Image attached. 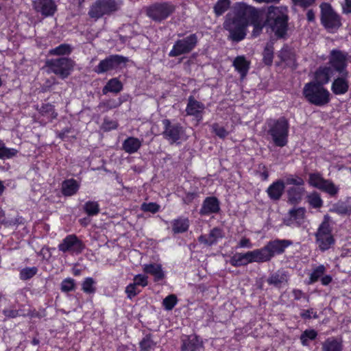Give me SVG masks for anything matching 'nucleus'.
<instances>
[{
	"label": "nucleus",
	"instance_id": "nucleus-1",
	"mask_svg": "<svg viewBox=\"0 0 351 351\" xmlns=\"http://www.w3.org/2000/svg\"><path fill=\"white\" fill-rule=\"evenodd\" d=\"M250 23L254 26L253 36L259 35L266 25L276 36L282 38L287 30V9L285 7H270L265 23L258 13L250 14L247 10L242 9L234 15L228 14L223 25L229 32L230 39L239 42L245 37L246 27Z\"/></svg>",
	"mask_w": 351,
	"mask_h": 351
},
{
	"label": "nucleus",
	"instance_id": "nucleus-2",
	"mask_svg": "<svg viewBox=\"0 0 351 351\" xmlns=\"http://www.w3.org/2000/svg\"><path fill=\"white\" fill-rule=\"evenodd\" d=\"M329 62L337 71L341 73V76L334 81L332 88H348V73L345 71L348 62V53L339 50H332L330 52Z\"/></svg>",
	"mask_w": 351,
	"mask_h": 351
},
{
	"label": "nucleus",
	"instance_id": "nucleus-3",
	"mask_svg": "<svg viewBox=\"0 0 351 351\" xmlns=\"http://www.w3.org/2000/svg\"><path fill=\"white\" fill-rule=\"evenodd\" d=\"M267 133L271 136L274 145L282 147L288 143L289 123L285 117L271 119L267 123Z\"/></svg>",
	"mask_w": 351,
	"mask_h": 351
},
{
	"label": "nucleus",
	"instance_id": "nucleus-4",
	"mask_svg": "<svg viewBox=\"0 0 351 351\" xmlns=\"http://www.w3.org/2000/svg\"><path fill=\"white\" fill-rule=\"evenodd\" d=\"M292 242L286 239L271 241L262 248L258 249L262 263L269 261L275 255L282 254Z\"/></svg>",
	"mask_w": 351,
	"mask_h": 351
},
{
	"label": "nucleus",
	"instance_id": "nucleus-5",
	"mask_svg": "<svg viewBox=\"0 0 351 351\" xmlns=\"http://www.w3.org/2000/svg\"><path fill=\"white\" fill-rule=\"evenodd\" d=\"M329 218L328 215L324 216V221L320 224L315 234L316 241L319 249L322 251L328 250L335 242L331 234Z\"/></svg>",
	"mask_w": 351,
	"mask_h": 351
},
{
	"label": "nucleus",
	"instance_id": "nucleus-6",
	"mask_svg": "<svg viewBox=\"0 0 351 351\" xmlns=\"http://www.w3.org/2000/svg\"><path fill=\"white\" fill-rule=\"evenodd\" d=\"M74 62L66 58L52 59L46 62L47 72L53 73L64 78L67 77L73 69Z\"/></svg>",
	"mask_w": 351,
	"mask_h": 351
},
{
	"label": "nucleus",
	"instance_id": "nucleus-7",
	"mask_svg": "<svg viewBox=\"0 0 351 351\" xmlns=\"http://www.w3.org/2000/svg\"><path fill=\"white\" fill-rule=\"evenodd\" d=\"M321 8L322 24L329 32H334L341 26L339 16L328 3H322Z\"/></svg>",
	"mask_w": 351,
	"mask_h": 351
},
{
	"label": "nucleus",
	"instance_id": "nucleus-8",
	"mask_svg": "<svg viewBox=\"0 0 351 351\" xmlns=\"http://www.w3.org/2000/svg\"><path fill=\"white\" fill-rule=\"evenodd\" d=\"M164 130L162 133L165 139L171 144L186 140L185 131L178 123H172L169 119H163Z\"/></svg>",
	"mask_w": 351,
	"mask_h": 351
},
{
	"label": "nucleus",
	"instance_id": "nucleus-9",
	"mask_svg": "<svg viewBox=\"0 0 351 351\" xmlns=\"http://www.w3.org/2000/svg\"><path fill=\"white\" fill-rule=\"evenodd\" d=\"M117 10L114 0H97L90 7L88 15L90 18L98 19Z\"/></svg>",
	"mask_w": 351,
	"mask_h": 351
},
{
	"label": "nucleus",
	"instance_id": "nucleus-10",
	"mask_svg": "<svg viewBox=\"0 0 351 351\" xmlns=\"http://www.w3.org/2000/svg\"><path fill=\"white\" fill-rule=\"evenodd\" d=\"M197 43L195 34H191L182 39L177 40L169 53L170 57H176L191 51Z\"/></svg>",
	"mask_w": 351,
	"mask_h": 351
},
{
	"label": "nucleus",
	"instance_id": "nucleus-11",
	"mask_svg": "<svg viewBox=\"0 0 351 351\" xmlns=\"http://www.w3.org/2000/svg\"><path fill=\"white\" fill-rule=\"evenodd\" d=\"M254 262L262 263L258 249L246 253H237L230 259V263L234 267L244 266Z\"/></svg>",
	"mask_w": 351,
	"mask_h": 351
},
{
	"label": "nucleus",
	"instance_id": "nucleus-12",
	"mask_svg": "<svg viewBox=\"0 0 351 351\" xmlns=\"http://www.w3.org/2000/svg\"><path fill=\"white\" fill-rule=\"evenodd\" d=\"M127 60L128 59L122 56L112 55L101 60L94 71L99 74L104 73L117 69L121 64H125Z\"/></svg>",
	"mask_w": 351,
	"mask_h": 351
},
{
	"label": "nucleus",
	"instance_id": "nucleus-13",
	"mask_svg": "<svg viewBox=\"0 0 351 351\" xmlns=\"http://www.w3.org/2000/svg\"><path fill=\"white\" fill-rule=\"evenodd\" d=\"M308 183L323 191H325L330 195H335L338 192V188L328 180H325L318 173H311L309 175Z\"/></svg>",
	"mask_w": 351,
	"mask_h": 351
},
{
	"label": "nucleus",
	"instance_id": "nucleus-14",
	"mask_svg": "<svg viewBox=\"0 0 351 351\" xmlns=\"http://www.w3.org/2000/svg\"><path fill=\"white\" fill-rule=\"evenodd\" d=\"M84 244L76 235L70 234L66 236L58 245V249L62 252H70L79 254L84 249Z\"/></svg>",
	"mask_w": 351,
	"mask_h": 351
},
{
	"label": "nucleus",
	"instance_id": "nucleus-15",
	"mask_svg": "<svg viewBox=\"0 0 351 351\" xmlns=\"http://www.w3.org/2000/svg\"><path fill=\"white\" fill-rule=\"evenodd\" d=\"M303 95L311 104L319 106L330 101V93L327 89H304Z\"/></svg>",
	"mask_w": 351,
	"mask_h": 351
},
{
	"label": "nucleus",
	"instance_id": "nucleus-16",
	"mask_svg": "<svg viewBox=\"0 0 351 351\" xmlns=\"http://www.w3.org/2000/svg\"><path fill=\"white\" fill-rule=\"evenodd\" d=\"M174 11V6L169 3L156 4L151 6L148 11V16L156 21H161L167 19Z\"/></svg>",
	"mask_w": 351,
	"mask_h": 351
},
{
	"label": "nucleus",
	"instance_id": "nucleus-17",
	"mask_svg": "<svg viewBox=\"0 0 351 351\" xmlns=\"http://www.w3.org/2000/svg\"><path fill=\"white\" fill-rule=\"evenodd\" d=\"M331 69L328 66L319 68L314 74L312 82L306 84L304 88H319L326 84L330 78Z\"/></svg>",
	"mask_w": 351,
	"mask_h": 351
},
{
	"label": "nucleus",
	"instance_id": "nucleus-18",
	"mask_svg": "<svg viewBox=\"0 0 351 351\" xmlns=\"http://www.w3.org/2000/svg\"><path fill=\"white\" fill-rule=\"evenodd\" d=\"M35 10L44 16H50L54 14L57 6L53 0H35L33 2Z\"/></svg>",
	"mask_w": 351,
	"mask_h": 351
},
{
	"label": "nucleus",
	"instance_id": "nucleus-19",
	"mask_svg": "<svg viewBox=\"0 0 351 351\" xmlns=\"http://www.w3.org/2000/svg\"><path fill=\"white\" fill-rule=\"evenodd\" d=\"M305 213L306 210L302 207L291 209L288 213V218L284 219V223L287 226H300L304 222Z\"/></svg>",
	"mask_w": 351,
	"mask_h": 351
},
{
	"label": "nucleus",
	"instance_id": "nucleus-20",
	"mask_svg": "<svg viewBox=\"0 0 351 351\" xmlns=\"http://www.w3.org/2000/svg\"><path fill=\"white\" fill-rule=\"evenodd\" d=\"M219 210V202L217 198L215 197H208L204 200L199 213L202 215H208L212 213H217Z\"/></svg>",
	"mask_w": 351,
	"mask_h": 351
},
{
	"label": "nucleus",
	"instance_id": "nucleus-21",
	"mask_svg": "<svg viewBox=\"0 0 351 351\" xmlns=\"http://www.w3.org/2000/svg\"><path fill=\"white\" fill-rule=\"evenodd\" d=\"M224 237L223 231L219 228H214L210 230L208 235H201L198 238V241L207 245H212L215 243L219 239Z\"/></svg>",
	"mask_w": 351,
	"mask_h": 351
},
{
	"label": "nucleus",
	"instance_id": "nucleus-22",
	"mask_svg": "<svg viewBox=\"0 0 351 351\" xmlns=\"http://www.w3.org/2000/svg\"><path fill=\"white\" fill-rule=\"evenodd\" d=\"M285 190V183L283 180H278L273 182L267 189V193L272 200H278L280 199Z\"/></svg>",
	"mask_w": 351,
	"mask_h": 351
},
{
	"label": "nucleus",
	"instance_id": "nucleus-23",
	"mask_svg": "<svg viewBox=\"0 0 351 351\" xmlns=\"http://www.w3.org/2000/svg\"><path fill=\"white\" fill-rule=\"evenodd\" d=\"M202 347V342L195 335L186 337L182 340V351H199Z\"/></svg>",
	"mask_w": 351,
	"mask_h": 351
},
{
	"label": "nucleus",
	"instance_id": "nucleus-24",
	"mask_svg": "<svg viewBox=\"0 0 351 351\" xmlns=\"http://www.w3.org/2000/svg\"><path fill=\"white\" fill-rule=\"evenodd\" d=\"M305 194V189L301 186H292L287 189L288 202L291 204H298Z\"/></svg>",
	"mask_w": 351,
	"mask_h": 351
},
{
	"label": "nucleus",
	"instance_id": "nucleus-25",
	"mask_svg": "<svg viewBox=\"0 0 351 351\" xmlns=\"http://www.w3.org/2000/svg\"><path fill=\"white\" fill-rule=\"evenodd\" d=\"M80 188V184L74 179L71 178L62 182L61 191L64 196L75 195Z\"/></svg>",
	"mask_w": 351,
	"mask_h": 351
},
{
	"label": "nucleus",
	"instance_id": "nucleus-26",
	"mask_svg": "<svg viewBox=\"0 0 351 351\" xmlns=\"http://www.w3.org/2000/svg\"><path fill=\"white\" fill-rule=\"evenodd\" d=\"M204 109V104L195 100L192 97H189L186 108V112L188 115L195 116L197 118L202 117L201 113Z\"/></svg>",
	"mask_w": 351,
	"mask_h": 351
},
{
	"label": "nucleus",
	"instance_id": "nucleus-27",
	"mask_svg": "<svg viewBox=\"0 0 351 351\" xmlns=\"http://www.w3.org/2000/svg\"><path fill=\"white\" fill-rule=\"evenodd\" d=\"M233 66L235 70L240 74L241 77L246 75L250 68V62L243 56H237L233 61Z\"/></svg>",
	"mask_w": 351,
	"mask_h": 351
},
{
	"label": "nucleus",
	"instance_id": "nucleus-28",
	"mask_svg": "<svg viewBox=\"0 0 351 351\" xmlns=\"http://www.w3.org/2000/svg\"><path fill=\"white\" fill-rule=\"evenodd\" d=\"M171 227L174 234L185 232L189 229V221L186 217H179L171 221Z\"/></svg>",
	"mask_w": 351,
	"mask_h": 351
},
{
	"label": "nucleus",
	"instance_id": "nucleus-29",
	"mask_svg": "<svg viewBox=\"0 0 351 351\" xmlns=\"http://www.w3.org/2000/svg\"><path fill=\"white\" fill-rule=\"evenodd\" d=\"M143 271L154 276L155 280H160L164 278L165 274L162 271V267L159 264L152 263L145 265Z\"/></svg>",
	"mask_w": 351,
	"mask_h": 351
},
{
	"label": "nucleus",
	"instance_id": "nucleus-30",
	"mask_svg": "<svg viewBox=\"0 0 351 351\" xmlns=\"http://www.w3.org/2000/svg\"><path fill=\"white\" fill-rule=\"evenodd\" d=\"M141 146V141L134 137H129L123 143V150L128 154L136 152Z\"/></svg>",
	"mask_w": 351,
	"mask_h": 351
},
{
	"label": "nucleus",
	"instance_id": "nucleus-31",
	"mask_svg": "<svg viewBox=\"0 0 351 351\" xmlns=\"http://www.w3.org/2000/svg\"><path fill=\"white\" fill-rule=\"evenodd\" d=\"M287 275L279 271L271 274L267 280L269 285L276 287H280L282 284L287 283Z\"/></svg>",
	"mask_w": 351,
	"mask_h": 351
},
{
	"label": "nucleus",
	"instance_id": "nucleus-32",
	"mask_svg": "<svg viewBox=\"0 0 351 351\" xmlns=\"http://www.w3.org/2000/svg\"><path fill=\"white\" fill-rule=\"evenodd\" d=\"M18 150L14 148H8L5 143L0 140V159H10L16 156Z\"/></svg>",
	"mask_w": 351,
	"mask_h": 351
},
{
	"label": "nucleus",
	"instance_id": "nucleus-33",
	"mask_svg": "<svg viewBox=\"0 0 351 351\" xmlns=\"http://www.w3.org/2000/svg\"><path fill=\"white\" fill-rule=\"evenodd\" d=\"M341 343L335 339H328L322 344V351H341Z\"/></svg>",
	"mask_w": 351,
	"mask_h": 351
},
{
	"label": "nucleus",
	"instance_id": "nucleus-34",
	"mask_svg": "<svg viewBox=\"0 0 351 351\" xmlns=\"http://www.w3.org/2000/svg\"><path fill=\"white\" fill-rule=\"evenodd\" d=\"M292 54L293 53L288 47H285L280 51L278 56L283 62L287 63V65L292 66L294 64L295 61L294 57Z\"/></svg>",
	"mask_w": 351,
	"mask_h": 351
},
{
	"label": "nucleus",
	"instance_id": "nucleus-35",
	"mask_svg": "<svg viewBox=\"0 0 351 351\" xmlns=\"http://www.w3.org/2000/svg\"><path fill=\"white\" fill-rule=\"evenodd\" d=\"M72 48L68 44H62L49 51V54L53 56L69 55L71 53Z\"/></svg>",
	"mask_w": 351,
	"mask_h": 351
},
{
	"label": "nucleus",
	"instance_id": "nucleus-36",
	"mask_svg": "<svg viewBox=\"0 0 351 351\" xmlns=\"http://www.w3.org/2000/svg\"><path fill=\"white\" fill-rule=\"evenodd\" d=\"M326 271V267L323 265H320L313 269L310 275L308 284H313L317 282L320 278L323 276Z\"/></svg>",
	"mask_w": 351,
	"mask_h": 351
},
{
	"label": "nucleus",
	"instance_id": "nucleus-37",
	"mask_svg": "<svg viewBox=\"0 0 351 351\" xmlns=\"http://www.w3.org/2000/svg\"><path fill=\"white\" fill-rule=\"evenodd\" d=\"M307 199L309 204L315 208H321L323 205V201L317 192H313L308 195Z\"/></svg>",
	"mask_w": 351,
	"mask_h": 351
},
{
	"label": "nucleus",
	"instance_id": "nucleus-38",
	"mask_svg": "<svg viewBox=\"0 0 351 351\" xmlns=\"http://www.w3.org/2000/svg\"><path fill=\"white\" fill-rule=\"evenodd\" d=\"M285 185H294L295 186H301L304 184V180L296 175H288L285 177V180H283Z\"/></svg>",
	"mask_w": 351,
	"mask_h": 351
},
{
	"label": "nucleus",
	"instance_id": "nucleus-39",
	"mask_svg": "<svg viewBox=\"0 0 351 351\" xmlns=\"http://www.w3.org/2000/svg\"><path fill=\"white\" fill-rule=\"evenodd\" d=\"M333 210L340 215H350L351 204L347 202H339L334 206Z\"/></svg>",
	"mask_w": 351,
	"mask_h": 351
},
{
	"label": "nucleus",
	"instance_id": "nucleus-40",
	"mask_svg": "<svg viewBox=\"0 0 351 351\" xmlns=\"http://www.w3.org/2000/svg\"><path fill=\"white\" fill-rule=\"evenodd\" d=\"M155 346L151 335H147L140 342L141 351H150Z\"/></svg>",
	"mask_w": 351,
	"mask_h": 351
},
{
	"label": "nucleus",
	"instance_id": "nucleus-41",
	"mask_svg": "<svg viewBox=\"0 0 351 351\" xmlns=\"http://www.w3.org/2000/svg\"><path fill=\"white\" fill-rule=\"evenodd\" d=\"M95 282L92 278H86L82 285V289L86 293H93L95 292V287H94Z\"/></svg>",
	"mask_w": 351,
	"mask_h": 351
},
{
	"label": "nucleus",
	"instance_id": "nucleus-42",
	"mask_svg": "<svg viewBox=\"0 0 351 351\" xmlns=\"http://www.w3.org/2000/svg\"><path fill=\"white\" fill-rule=\"evenodd\" d=\"M84 209L88 215H95L99 212V204L96 202H87Z\"/></svg>",
	"mask_w": 351,
	"mask_h": 351
},
{
	"label": "nucleus",
	"instance_id": "nucleus-43",
	"mask_svg": "<svg viewBox=\"0 0 351 351\" xmlns=\"http://www.w3.org/2000/svg\"><path fill=\"white\" fill-rule=\"evenodd\" d=\"M274 47L272 44H267L263 51V61L270 65L273 61Z\"/></svg>",
	"mask_w": 351,
	"mask_h": 351
},
{
	"label": "nucleus",
	"instance_id": "nucleus-44",
	"mask_svg": "<svg viewBox=\"0 0 351 351\" xmlns=\"http://www.w3.org/2000/svg\"><path fill=\"white\" fill-rule=\"evenodd\" d=\"M317 335L315 330H306L300 336L301 343L303 346L308 345V339L313 340Z\"/></svg>",
	"mask_w": 351,
	"mask_h": 351
},
{
	"label": "nucleus",
	"instance_id": "nucleus-45",
	"mask_svg": "<svg viewBox=\"0 0 351 351\" xmlns=\"http://www.w3.org/2000/svg\"><path fill=\"white\" fill-rule=\"evenodd\" d=\"M230 0H219L214 8L216 14H222L228 10L230 6Z\"/></svg>",
	"mask_w": 351,
	"mask_h": 351
},
{
	"label": "nucleus",
	"instance_id": "nucleus-46",
	"mask_svg": "<svg viewBox=\"0 0 351 351\" xmlns=\"http://www.w3.org/2000/svg\"><path fill=\"white\" fill-rule=\"evenodd\" d=\"M61 291L62 292H69L75 290V282L73 278H68L64 279L61 283Z\"/></svg>",
	"mask_w": 351,
	"mask_h": 351
},
{
	"label": "nucleus",
	"instance_id": "nucleus-47",
	"mask_svg": "<svg viewBox=\"0 0 351 351\" xmlns=\"http://www.w3.org/2000/svg\"><path fill=\"white\" fill-rule=\"evenodd\" d=\"M177 302V297L175 295L171 294L163 300L162 304L166 310L170 311L176 306Z\"/></svg>",
	"mask_w": 351,
	"mask_h": 351
},
{
	"label": "nucleus",
	"instance_id": "nucleus-48",
	"mask_svg": "<svg viewBox=\"0 0 351 351\" xmlns=\"http://www.w3.org/2000/svg\"><path fill=\"white\" fill-rule=\"evenodd\" d=\"M40 111L43 115H48L51 119H55L58 115L54 111L53 106L49 104L43 105Z\"/></svg>",
	"mask_w": 351,
	"mask_h": 351
},
{
	"label": "nucleus",
	"instance_id": "nucleus-49",
	"mask_svg": "<svg viewBox=\"0 0 351 351\" xmlns=\"http://www.w3.org/2000/svg\"><path fill=\"white\" fill-rule=\"evenodd\" d=\"M37 271L36 267L24 268L20 272V277L22 280H28L36 275Z\"/></svg>",
	"mask_w": 351,
	"mask_h": 351
},
{
	"label": "nucleus",
	"instance_id": "nucleus-50",
	"mask_svg": "<svg viewBox=\"0 0 351 351\" xmlns=\"http://www.w3.org/2000/svg\"><path fill=\"white\" fill-rule=\"evenodd\" d=\"M141 209L144 212H150L152 213H156L159 210L160 206L154 202L143 203L141 205Z\"/></svg>",
	"mask_w": 351,
	"mask_h": 351
},
{
	"label": "nucleus",
	"instance_id": "nucleus-51",
	"mask_svg": "<svg viewBox=\"0 0 351 351\" xmlns=\"http://www.w3.org/2000/svg\"><path fill=\"white\" fill-rule=\"evenodd\" d=\"M212 129L213 132H215V134L219 138H223L228 134V132L225 130V128L217 123L213 124L212 125Z\"/></svg>",
	"mask_w": 351,
	"mask_h": 351
},
{
	"label": "nucleus",
	"instance_id": "nucleus-52",
	"mask_svg": "<svg viewBox=\"0 0 351 351\" xmlns=\"http://www.w3.org/2000/svg\"><path fill=\"white\" fill-rule=\"evenodd\" d=\"M139 292L140 291L136 288V285L134 283L130 284L125 288V293L130 299L135 297Z\"/></svg>",
	"mask_w": 351,
	"mask_h": 351
},
{
	"label": "nucleus",
	"instance_id": "nucleus-53",
	"mask_svg": "<svg viewBox=\"0 0 351 351\" xmlns=\"http://www.w3.org/2000/svg\"><path fill=\"white\" fill-rule=\"evenodd\" d=\"M133 283L136 286L145 287L148 284L147 277L144 275L138 274L134 276Z\"/></svg>",
	"mask_w": 351,
	"mask_h": 351
},
{
	"label": "nucleus",
	"instance_id": "nucleus-54",
	"mask_svg": "<svg viewBox=\"0 0 351 351\" xmlns=\"http://www.w3.org/2000/svg\"><path fill=\"white\" fill-rule=\"evenodd\" d=\"M311 315H313V317L314 318H315V319L318 317V315H317V313L316 312H313V308H309V309H307V310H304V311H303L300 313V316L303 319H311Z\"/></svg>",
	"mask_w": 351,
	"mask_h": 351
},
{
	"label": "nucleus",
	"instance_id": "nucleus-55",
	"mask_svg": "<svg viewBox=\"0 0 351 351\" xmlns=\"http://www.w3.org/2000/svg\"><path fill=\"white\" fill-rule=\"evenodd\" d=\"M0 223L6 227L14 225L15 222L13 220H7L5 217V213L2 210L0 211Z\"/></svg>",
	"mask_w": 351,
	"mask_h": 351
},
{
	"label": "nucleus",
	"instance_id": "nucleus-56",
	"mask_svg": "<svg viewBox=\"0 0 351 351\" xmlns=\"http://www.w3.org/2000/svg\"><path fill=\"white\" fill-rule=\"evenodd\" d=\"M123 84L117 78L110 80L105 88H122Z\"/></svg>",
	"mask_w": 351,
	"mask_h": 351
},
{
	"label": "nucleus",
	"instance_id": "nucleus-57",
	"mask_svg": "<svg viewBox=\"0 0 351 351\" xmlns=\"http://www.w3.org/2000/svg\"><path fill=\"white\" fill-rule=\"evenodd\" d=\"M295 5L306 8L314 3L315 0H292Z\"/></svg>",
	"mask_w": 351,
	"mask_h": 351
},
{
	"label": "nucleus",
	"instance_id": "nucleus-58",
	"mask_svg": "<svg viewBox=\"0 0 351 351\" xmlns=\"http://www.w3.org/2000/svg\"><path fill=\"white\" fill-rule=\"evenodd\" d=\"M292 294L294 297V299L296 300L304 298H306L307 301H308V297L306 296V295L300 289H293L292 291Z\"/></svg>",
	"mask_w": 351,
	"mask_h": 351
},
{
	"label": "nucleus",
	"instance_id": "nucleus-59",
	"mask_svg": "<svg viewBox=\"0 0 351 351\" xmlns=\"http://www.w3.org/2000/svg\"><path fill=\"white\" fill-rule=\"evenodd\" d=\"M343 12L344 13H350L351 12V0H344L343 3L341 4Z\"/></svg>",
	"mask_w": 351,
	"mask_h": 351
},
{
	"label": "nucleus",
	"instance_id": "nucleus-60",
	"mask_svg": "<svg viewBox=\"0 0 351 351\" xmlns=\"http://www.w3.org/2000/svg\"><path fill=\"white\" fill-rule=\"evenodd\" d=\"M103 127L106 130L114 129L117 127V123L115 121H109L105 120L103 124Z\"/></svg>",
	"mask_w": 351,
	"mask_h": 351
},
{
	"label": "nucleus",
	"instance_id": "nucleus-61",
	"mask_svg": "<svg viewBox=\"0 0 351 351\" xmlns=\"http://www.w3.org/2000/svg\"><path fill=\"white\" fill-rule=\"evenodd\" d=\"M238 246L239 247H251L252 243L249 239L243 238L239 243Z\"/></svg>",
	"mask_w": 351,
	"mask_h": 351
},
{
	"label": "nucleus",
	"instance_id": "nucleus-62",
	"mask_svg": "<svg viewBox=\"0 0 351 351\" xmlns=\"http://www.w3.org/2000/svg\"><path fill=\"white\" fill-rule=\"evenodd\" d=\"M4 314L7 317H16L19 315V312L16 310H8L4 311Z\"/></svg>",
	"mask_w": 351,
	"mask_h": 351
},
{
	"label": "nucleus",
	"instance_id": "nucleus-63",
	"mask_svg": "<svg viewBox=\"0 0 351 351\" xmlns=\"http://www.w3.org/2000/svg\"><path fill=\"white\" fill-rule=\"evenodd\" d=\"M321 282L323 285H328L332 282V277L330 275H326L321 278Z\"/></svg>",
	"mask_w": 351,
	"mask_h": 351
},
{
	"label": "nucleus",
	"instance_id": "nucleus-64",
	"mask_svg": "<svg viewBox=\"0 0 351 351\" xmlns=\"http://www.w3.org/2000/svg\"><path fill=\"white\" fill-rule=\"evenodd\" d=\"M306 17L308 21H313L315 20V13L312 10H308Z\"/></svg>",
	"mask_w": 351,
	"mask_h": 351
}]
</instances>
